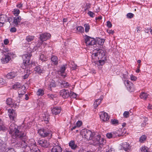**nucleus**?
Returning a JSON list of instances; mask_svg holds the SVG:
<instances>
[{"label":"nucleus","mask_w":152,"mask_h":152,"mask_svg":"<svg viewBox=\"0 0 152 152\" xmlns=\"http://www.w3.org/2000/svg\"><path fill=\"white\" fill-rule=\"evenodd\" d=\"M17 127L18 126L15 125V124H11L9 127V134L13 139L17 138L20 139L21 141V147L24 150H26V148L28 149L29 145L27 143V142L26 141L27 138L26 136V134L23 132L20 131Z\"/></svg>","instance_id":"1"},{"label":"nucleus","mask_w":152,"mask_h":152,"mask_svg":"<svg viewBox=\"0 0 152 152\" xmlns=\"http://www.w3.org/2000/svg\"><path fill=\"white\" fill-rule=\"evenodd\" d=\"M31 56V53H27L23 55L22 58L23 62L22 64L23 68H26L31 66V62L30 61V58Z\"/></svg>","instance_id":"2"},{"label":"nucleus","mask_w":152,"mask_h":152,"mask_svg":"<svg viewBox=\"0 0 152 152\" xmlns=\"http://www.w3.org/2000/svg\"><path fill=\"white\" fill-rule=\"evenodd\" d=\"M94 143L95 145H98L99 146H103L105 143V141L103 138H102L100 135H97L93 138Z\"/></svg>","instance_id":"3"},{"label":"nucleus","mask_w":152,"mask_h":152,"mask_svg":"<svg viewBox=\"0 0 152 152\" xmlns=\"http://www.w3.org/2000/svg\"><path fill=\"white\" fill-rule=\"evenodd\" d=\"M38 133L41 136L43 137H48V138L50 139L52 137V134L51 131L47 129H42L39 130Z\"/></svg>","instance_id":"4"},{"label":"nucleus","mask_w":152,"mask_h":152,"mask_svg":"<svg viewBox=\"0 0 152 152\" xmlns=\"http://www.w3.org/2000/svg\"><path fill=\"white\" fill-rule=\"evenodd\" d=\"M81 134L83 137L88 140H91L94 137V134L92 132L86 129H83L81 132Z\"/></svg>","instance_id":"5"},{"label":"nucleus","mask_w":152,"mask_h":152,"mask_svg":"<svg viewBox=\"0 0 152 152\" xmlns=\"http://www.w3.org/2000/svg\"><path fill=\"white\" fill-rule=\"evenodd\" d=\"M85 37V43L87 46H92L95 45L96 40L93 38L86 35Z\"/></svg>","instance_id":"6"},{"label":"nucleus","mask_w":152,"mask_h":152,"mask_svg":"<svg viewBox=\"0 0 152 152\" xmlns=\"http://www.w3.org/2000/svg\"><path fill=\"white\" fill-rule=\"evenodd\" d=\"M8 115L12 121H15L17 116V114L15 112V110L13 109H9L8 110Z\"/></svg>","instance_id":"7"},{"label":"nucleus","mask_w":152,"mask_h":152,"mask_svg":"<svg viewBox=\"0 0 152 152\" xmlns=\"http://www.w3.org/2000/svg\"><path fill=\"white\" fill-rule=\"evenodd\" d=\"M51 35L50 34L45 33L40 34L39 39L40 40L43 42L50 38Z\"/></svg>","instance_id":"8"},{"label":"nucleus","mask_w":152,"mask_h":152,"mask_svg":"<svg viewBox=\"0 0 152 152\" xmlns=\"http://www.w3.org/2000/svg\"><path fill=\"white\" fill-rule=\"evenodd\" d=\"M93 56H98L99 58H102L105 55V53L103 50L101 49L97 50V52L92 54Z\"/></svg>","instance_id":"9"},{"label":"nucleus","mask_w":152,"mask_h":152,"mask_svg":"<svg viewBox=\"0 0 152 152\" xmlns=\"http://www.w3.org/2000/svg\"><path fill=\"white\" fill-rule=\"evenodd\" d=\"M60 94L63 98L65 99L69 97L70 92L68 90L64 89L60 91Z\"/></svg>","instance_id":"10"},{"label":"nucleus","mask_w":152,"mask_h":152,"mask_svg":"<svg viewBox=\"0 0 152 152\" xmlns=\"http://www.w3.org/2000/svg\"><path fill=\"white\" fill-rule=\"evenodd\" d=\"M101 119L103 121H108L110 118L108 114L104 112H102L99 114Z\"/></svg>","instance_id":"11"},{"label":"nucleus","mask_w":152,"mask_h":152,"mask_svg":"<svg viewBox=\"0 0 152 152\" xmlns=\"http://www.w3.org/2000/svg\"><path fill=\"white\" fill-rule=\"evenodd\" d=\"M125 85L126 86L127 89L130 92H132L134 91V84L131 82L127 80Z\"/></svg>","instance_id":"12"},{"label":"nucleus","mask_w":152,"mask_h":152,"mask_svg":"<svg viewBox=\"0 0 152 152\" xmlns=\"http://www.w3.org/2000/svg\"><path fill=\"white\" fill-rule=\"evenodd\" d=\"M6 103L9 105L11 107H13L14 108H18V105L14 103L11 98H8L6 100Z\"/></svg>","instance_id":"13"},{"label":"nucleus","mask_w":152,"mask_h":152,"mask_svg":"<svg viewBox=\"0 0 152 152\" xmlns=\"http://www.w3.org/2000/svg\"><path fill=\"white\" fill-rule=\"evenodd\" d=\"M37 143L40 146L46 148L48 147L49 145V142L45 140H39Z\"/></svg>","instance_id":"14"},{"label":"nucleus","mask_w":152,"mask_h":152,"mask_svg":"<svg viewBox=\"0 0 152 152\" xmlns=\"http://www.w3.org/2000/svg\"><path fill=\"white\" fill-rule=\"evenodd\" d=\"M21 20V17L20 16H17L14 17L13 23L14 24V26H18L19 25Z\"/></svg>","instance_id":"15"},{"label":"nucleus","mask_w":152,"mask_h":152,"mask_svg":"<svg viewBox=\"0 0 152 152\" xmlns=\"http://www.w3.org/2000/svg\"><path fill=\"white\" fill-rule=\"evenodd\" d=\"M57 145L56 144H54V145L53 146V147L52 149L51 152H61L62 151V148L60 146L58 145V144L57 143Z\"/></svg>","instance_id":"16"},{"label":"nucleus","mask_w":152,"mask_h":152,"mask_svg":"<svg viewBox=\"0 0 152 152\" xmlns=\"http://www.w3.org/2000/svg\"><path fill=\"white\" fill-rule=\"evenodd\" d=\"M51 110L52 114L56 115L60 113L61 111V108L60 107H56L53 108Z\"/></svg>","instance_id":"17"},{"label":"nucleus","mask_w":152,"mask_h":152,"mask_svg":"<svg viewBox=\"0 0 152 152\" xmlns=\"http://www.w3.org/2000/svg\"><path fill=\"white\" fill-rule=\"evenodd\" d=\"M61 87L64 88H68L71 86V85L68 82L65 80L62 81L60 82Z\"/></svg>","instance_id":"18"},{"label":"nucleus","mask_w":152,"mask_h":152,"mask_svg":"<svg viewBox=\"0 0 152 152\" xmlns=\"http://www.w3.org/2000/svg\"><path fill=\"white\" fill-rule=\"evenodd\" d=\"M103 98V96H100V99H97L96 100L94 104V107L95 109H96L100 104Z\"/></svg>","instance_id":"19"},{"label":"nucleus","mask_w":152,"mask_h":152,"mask_svg":"<svg viewBox=\"0 0 152 152\" xmlns=\"http://www.w3.org/2000/svg\"><path fill=\"white\" fill-rule=\"evenodd\" d=\"M4 56V58H2L1 59V62L3 64L8 63L11 59V57L10 56L6 55H5Z\"/></svg>","instance_id":"20"},{"label":"nucleus","mask_w":152,"mask_h":152,"mask_svg":"<svg viewBox=\"0 0 152 152\" xmlns=\"http://www.w3.org/2000/svg\"><path fill=\"white\" fill-rule=\"evenodd\" d=\"M56 85L55 83L54 80H52V81L48 84V90L52 91V88L55 87Z\"/></svg>","instance_id":"21"},{"label":"nucleus","mask_w":152,"mask_h":152,"mask_svg":"<svg viewBox=\"0 0 152 152\" xmlns=\"http://www.w3.org/2000/svg\"><path fill=\"white\" fill-rule=\"evenodd\" d=\"M34 70L35 71L39 74L43 73V71H44L43 68L40 65L36 66L35 67Z\"/></svg>","instance_id":"22"},{"label":"nucleus","mask_w":152,"mask_h":152,"mask_svg":"<svg viewBox=\"0 0 152 152\" xmlns=\"http://www.w3.org/2000/svg\"><path fill=\"white\" fill-rule=\"evenodd\" d=\"M69 145L73 150H75L77 147V145L75 143V142L74 140L70 141L69 143Z\"/></svg>","instance_id":"23"},{"label":"nucleus","mask_w":152,"mask_h":152,"mask_svg":"<svg viewBox=\"0 0 152 152\" xmlns=\"http://www.w3.org/2000/svg\"><path fill=\"white\" fill-rule=\"evenodd\" d=\"M38 148L37 146L35 144V143H33L31 145H29V146H28V149H30L31 151L35 152L36 151H37Z\"/></svg>","instance_id":"24"},{"label":"nucleus","mask_w":152,"mask_h":152,"mask_svg":"<svg viewBox=\"0 0 152 152\" xmlns=\"http://www.w3.org/2000/svg\"><path fill=\"white\" fill-rule=\"evenodd\" d=\"M18 93L19 95L18 97L19 98H21V97L25 94V90L22 89V88H20L18 89Z\"/></svg>","instance_id":"25"},{"label":"nucleus","mask_w":152,"mask_h":152,"mask_svg":"<svg viewBox=\"0 0 152 152\" xmlns=\"http://www.w3.org/2000/svg\"><path fill=\"white\" fill-rule=\"evenodd\" d=\"M51 60L53 64L54 65H57L58 64V58L56 56H52L51 58Z\"/></svg>","instance_id":"26"},{"label":"nucleus","mask_w":152,"mask_h":152,"mask_svg":"<svg viewBox=\"0 0 152 152\" xmlns=\"http://www.w3.org/2000/svg\"><path fill=\"white\" fill-rule=\"evenodd\" d=\"M129 144L127 142H124L122 144V147L125 151H127L129 149Z\"/></svg>","instance_id":"27"},{"label":"nucleus","mask_w":152,"mask_h":152,"mask_svg":"<svg viewBox=\"0 0 152 152\" xmlns=\"http://www.w3.org/2000/svg\"><path fill=\"white\" fill-rule=\"evenodd\" d=\"M104 40L100 38L97 39L96 41V40L95 45L98 44L99 45H102L104 43Z\"/></svg>","instance_id":"28"},{"label":"nucleus","mask_w":152,"mask_h":152,"mask_svg":"<svg viewBox=\"0 0 152 152\" xmlns=\"http://www.w3.org/2000/svg\"><path fill=\"white\" fill-rule=\"evenodd\" d=\"M7 16L5 15H0V22H7Z\"/></svg>","instance_id":"29"},{"label":"nucleus","mask_w":152,"mask_h":152,"mask_svg":"<svg viewBox=\"0 0 152 152\" xmlns=\"http://www.w3.org/2000/svg\"><path fill=\"white\" fill-rule=\"evenodd\" d=\"M16 76V73L14 72H11L7 74L6 75L7 78L10 79Z\"/></svg>","instance_id":"30"},{"label":"nucleus","mask_w":152,"mask_h":152,"mask_svg":"<svg viewBox=\"0 0 152 152\" xmlns=\"http://www.w3.org/2000/svg\"><path fill=\"white\" fill-rule=\"evenodd\" d=\"M148 94L144 92H142L140 95V97L141 99H146L148 97Z\"/></svg>","instance_id":"31"},{"label":"nucleus","mask_w":152,"mask_h":152,"mask_svg":"<svg viewBox=\"0 0 152 152\" xmlns=\"http://www.w3.org/2000/svg\"><path fill=\"white\" fill-rule=\"evenodd\" d=\"M147 137L145 135H142L139 138V141L141 143H144L146 140Z\"/></svg>","instance_id":"32"},{"label":"nucleus","mask_w":152,"mask_h":152,"mask_svg":"<svg viewBox=\"0 0 152 152\" xmlns=\"http://www.w3.org/2000/svg\"><path fill=\"white\" fill-rule=\"evenodd\" d=\"M44 94V91L42 89H39L37 92V95L39 96H42Z\"/></svg>","instance_id":"33"},{"label":"nucleus","mask_w":152,"mask_h":152,"mask_svg":"<svg viewBox=\"0 0 152 152\" xmlns=\"http://www.w3.org/2000/svg\"><path fill=\"white\" fill-rule=\"evenodd\" d=\"M48 57L47 56L44 55V54H42L40 56V59L42 61H45L47 60Z\"/></svg>","instance_id":"34"},{"label":"nucleus","mask_w":152,"mask_h":152,"mask_svg":"<svg viewBox=\"0 0 152 152\" xmlns=\"http://www.w3.org/2000/svg\"><path fill=\"white\" fill-rule=\"evenodd\" d=\"M84 26L85 27V31L87 33L89 30L90 28V27L88 23H86L84 25Z\"/></svg>","instance_id":"35"},{"label":"nucleus","mask_w":152,"mask_h":152,"mask_svg":"<svg viewBox=\"0 0 152 152\" xmlns=\"http://www.w3.org/2000/svg\"><path fill=\"white\" fill-rule=\"evenodd\" d=\"M34 39V36H28L26 37V39L28 42H29L32 41Z\"/></svg>","instance_id":"36"},{"label":"nucleus","mask_w":152,"mask_h":152,"mask_svg":"<svg viewBox=\"0 0 152 152\" xmlns=\"http://www.w3.org/2000/svg\"><path fill=\"white\" fill-rule=\"evenodd\" d=\"M76 29L78 32H79L81 33H82L84 32V29L83 27L82 26H78Z\"/></svg>","instance_id":"37"},{"label":"nucleus","mask_w":152,"mask_h":152,"mask_svg":"<svg viewBox=\"0 0 152 152\" xmlns=\"http://www.w3.org/2000/svg\"><path fill=\"white\" fill-rule=\"evenodd\" d=\"M66 66V65H64L61 67L60 69V72L61 74H62L65 71L66 69V67L65 66Z\"/></svg>","instance_id":"38"},{"label":"nucleus","mask_w":152,"mask_h":152,"mask_svg":"<svg viewBox=\"0 0 152 152\" xmlns=\"http://www.w3.org/2000/svg\"><path fill=\"white\" fill-rule=\"evenodd\" d=\"M13 12L14 15L16 16H18V15L19 14L20 12L19 10L18 9H15Z\"/></svg>","instance_id":"39"},{"label":"nucleus","mask_w":152,"mask_h":152,"mask_svg":"<svg viewBox=\"0 0 152 152\" xmlns=\"http://www.w3.org/2000/svg\"><path fill=\"white\" fill-rule=\"evenodd\" d=\"M91 4L89 3H86L84 7V11L86 12L87 10H89L91 7Z\"/></svg>","instance_id":"40"},{"label":"nucleus","mask_w":152,"mask_h":152,"mask_svg":"<svg viewBox=\"0 0 152 152\" xmlns=\"http://www.w3.org/2000/svg\"><path fill=\"white\" fill-rule=\"evenodd\" d=\"M141 152H149L148 148L146 146L142 147L141 149Z\"/></svg>","instance_id":"41"},{"label":"nucleus","mask_w":152,"mask_h":152,"mask_svg":"<svg viewBox=\"0 0 152 152\" xmlns=\"http://www.w3.org/2000/svg\"><path fill=\"white\" fill-rule=\"evenodd\" d=\"M112 124L115 125L117 124L118 123V120L114 119H111L110 122Z\"/></svg>","instance_id":"42"},{"label":"nucleus","mask_w":152,"mask_h":152,"mask_svg":"<svg viewBox=\"0 0 152 152\" xmlns=\"http://www.w3.org/2000/svg\"><path fill=\"white\" fill-rule=\"evenodd\" d=\"M113 134H112V133H107L106 134V137L108 138L109 139H110L112 137H116V136H114V133H113Z\"/></svg>","instance_id":"43"},{"label":"nucleus","mask_w":152,"mask_h":152,"mask_svg":"<svg viewBox=\"0 0 152 152\" xmlns=\"http://www.w3.org/2000/svg\"><path fill=\"white\" fill-rule=\"evenodd\" d=\"M70 96H69L71 98H75L77 97V94L73 92H72V91H70Z\"/></svg>","instance_id":"44"},{"label":"nucleus","mask_w":152,"mask_h":152,"mask_svg":"<svg viewBox=\"0 0 152 152\" xmlns=\"http://www.w3.org/2000/svg\"><path fill=\"white\" fill-rule=\"evenodd\" d=\"M47 96L48 98L53 99L54 98L56 97V94H47Z\"/></svg>","instance_id":"45"},{"label":"nucleus","mask_w":152,"mask_h":152,"mask_svg":"<svg viewBox=\"0 0 152 152\" xmlns=\"http://www.w3.org/2000/svg\"><path fill=\"white\" fill-rule=\"evenodd\" d=\"M88 14L91 17L93 18L95 16V14L90 11H88Z\"/></svg>","instance_id":"46"},{"label":"nucleus","mask_w":152,"mask_h":152,"mask_svg":"<svg viewBox=\"0 0 152 152\" xmlns=\"http://www.w3.org/2000/svg\"><path fill=\"white\" fill-rule=\"evenodd\" d=\"M134 15L132 13H129L127 14L126 17L127 18L129 19H131L134 16Z\"/></svg>","instance_id":"47"},{"label":"nucleus","mask_w":152,"mask_h":152,"mask_svg":"<svg viewBox=\"0 0 152 152\" xmlns=\"http://www.w3.org/2000/svg\"><path fill=\"white\" fill-rule=\"evenodd\" d=\"M129 113L128 111H125L123 113V116L125 118H127L129 117Z\"/></svg>","instance_id":"48"},{"label":"nucleus","mask_w":152,"mask_h":152,"mask_svg":"<svg viewBox=\"0 0 152 152\" xmlns=\"http://www.w3.org/2000/svg\"><path fill=\"white\" fill-rule=\"evenodd\" d=\"M16 6L17 8H19L20 9H22V7H23V4H22L21 2L17 4Z\"/></svg>","instance_id":"49"},{"label":"nucleus","mask_w":152,"mask_h":152,"mask_svg":"<svg viewBox=\"0 0 152 152\" xmlns=\"http://www.w3.org/2000/svg\"><path fill=\"white\" fill-rule=\"evenodd\" d=\"M44 120L45 121H46V124L48 123L49 121V118H48V116L46 115H45V117L44 118Z\"/></svg>","instance_id":"50"},{"label":"nucleus","mask_w":152,"mask_h":152,"mask_svg":"<svg viewBox=\"0 0 152 152\" xmlns=\"http://www.w3.org/2000/svg\"><path fill=\"white\" fill-rule=\"evenodd\" d=\"M82 122L81 121H78L76 123V126L77 127H80V126L82 124Z\"/></svg>","instance_id":"51"},{"label":"nucleus","mask_w":152,"mask_h":152,"mask_svg":"<svg viewBox=\"0 0 152 152\" xmlns=\"http://www.w3.org/2000/svg\"><path fill=\"white\" fill-rule=\"evenodd\" d=\"M107 26L108 28H110L112 26V24L110 22L108 21L107 22Z\"/></svg>","instance_id":"52"},{"label":"nucleus","mask_w":152,"mask_h":152,"mask_svg":"<svg viewBox=\"0 0 152 152\" xmlns=\"http://www.w3.org/2000/svg\"><path fill=\"white\" fill-rule=\"evenodd\" d=\"M13 19L11 17H7V22H8L10 23L11 24V22L13 23Z\"/></svg>","instance_id":"53"},{"label":"nucleus","mask_w":152,"mask_h":152,"mask_svg":"<svg viewBox=\"0 0 152 152\" xmlns=\"http://www.w3.org/2000/svg\"><path fill=\"white\" fill-rule=\"evenodd\" d=\"M131 79L132 80L135 81L137 79V77L133 76V75H132L130 76Z\"/></svg>","instance_id":"54"},{"label":"nucleus","mask_w":152,"mask_h":152,"mask_svg":"<svg viewBox=\"0 0 152 152\" xmlns=\"http://www.w3.org/2000/svg\"><path fill=\"white\" fill-rule=\"evenodd\" d=\"M20 88V87L19 85H14L12 86V88L15 89H16L17 88H18L19 89Z\"/></svg>","instance_id":"55"},{"label":"nucleus","mask_w":152,"mask_h":152,"mask_svg":"<svg viewBox=\"0 0 152 152\" xmlns=\"http://www.w3.org/2000/svg\"><path fill=\"white\" fill-rule=\"evenodd\" d=\"M42 42H43L41 41L40 40V41H39L37 44L36 45V46H37L38 48H40L41 45H42Z\"/></svg>","instance_id":"56"},{"label":"nucleus","mask_w":152,"mask_h":152,"mask_svg":"<svg viewBox=\"0 0 152 152\" xmlns=\"http://www.w3.org/2000/svg\"><path fill=\"white\" fill-rule=\"evenodd\" d=\"M17 29L15 27H12L10 29V31L11 32H16Z\"/></svg>","instance_id":"57"},{"label":"nucleus","mask_w":152,"mask_h":152,"mask_svg":"<svg viewBox=\"0 0 152 152\" xmlns=\"http://www.w3.org/2000/svg\"><path fill=\"white\" fill-rule=\"evenodd\" d=\"M99 65H102L104 63V60H99Z\"/></svg>","instance_id":"58"},{"label":"nucleus","mask_w":152,"mask_h":152,"mask_svg":"<svg viewBox=\"0 0 152 152\" xmlns=\"http://www.w3.org/2000/svg\"><path fill=\"white\" fill-rule=\"evenodd\" d=\"M151 29H151V28H145V29L144 31L145 32L148 33L149 32V30H151ZM150 31L151 30H150Z\"/></svg>","instance_id":"59"},{"label":"nucleus","mask_w":152,"mask_h":152,"mask_svg":"<svg viewBox=\"0 0 152 152\" xmlns=\"http://www.w3.org/2000/svg\"><path fill=\"white\" fill-rule=\"evenodd\" d=\"M13 53H12L10 51H9L7 52V54L6 55H8L10 57L11 56L13 55Z\"/></svg>","instance_id":"60"},{"label":"nucleus","mask_w":152,"mask_h":152,"mask_svg":"<svg viewBox=\"0 0 152 152\" xmlns=\"http://www.w3.org/2000/svg\"><path fill=\"white\" fill-rule=\"evenodd\" d=\"M38 49V48L37 47V46H34L33 48L32 49L31 52H34L35 51H36Z\"/></svg>","instance_id":"61"},{"label":"nucleus","mask_w":152,"mask_h":152,"mask_svg":"<svg viewBox=\"0 0 152 152\" xmlns=\"http://www.w3.org/2000/svg\"><path fill=\"white\" fill-rule=\"evenodd\" d=\"M9 42L7 39H5L4 40V43L5 45H7Z\"/></svg>","instance_id":"62"},{"label":"nucleus","mask_w":152,"mask_h":152,"mask_svg":"<svg viewBox=\"0 0 152 152\" xmlns=\"http://www.w3.org/2000/svg\"><path fill=\"white\" fill-rule=\"evenodd\" d=\"M102 16H100L98 17H96L95 18V20L96 21H97L98 20H100L102 19Z\"/></svg>","instance_id":"63"},{"label":"nucleus","mask_w":152,"mask_h":152,"mask_svg":"<svg viewBox=\"0 0 152 152\" xmlns=\"http://www.w3.org/2000/svg\"><path fill=\"white\" fill-rule=\"evenodd\" d=\"M0 129L1 130H2L3 131H4L6 129V128L4 126H1H1H0Z\"/></svg>","instance_id":"64"}]
</instances>
